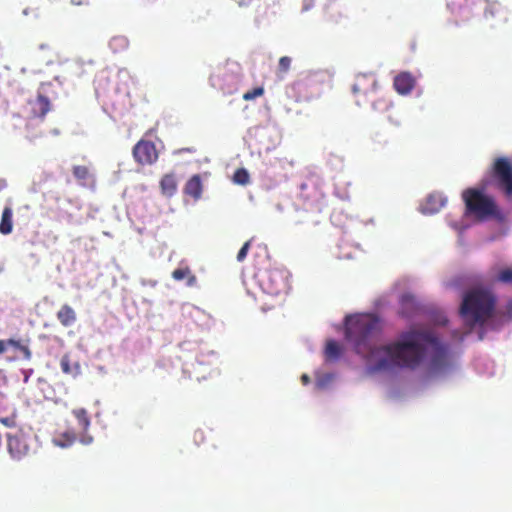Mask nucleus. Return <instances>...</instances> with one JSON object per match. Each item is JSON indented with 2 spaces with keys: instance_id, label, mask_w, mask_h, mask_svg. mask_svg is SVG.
<instances>
[{
  "instance_id": "1",
  "label": "nucleus",
  "mask_w": 512,
  "mask_h": 512,
  "mask_svg": "<svg viewBox=\"0 0 512 512\" xmlns=\"http://www.w3.org/2000/svg\"><path fill=\"white\" fill-rule=\"evenodd\" d=\"M382 330L380 319L373 314H358L346 317V339L354 346L357 354L367 362L373 372L396 368H417L431 351V362L436 368L447 363L448 347L428 332L408 331L397 341L374 346Z\"/></svg>"
},
{
  "instance_id": "2",
  "label": "nucleus",
  "mask_w": 512,
  "mask_h": 512,
  "mask_svg": "<svg viewBox=\"0 0 512 512\" xmlns=\"http://www.w3.org/2000/svg\"><path fill=\"white\" fill-rule=\"evenodd\" d=\"M496 304V295L482 286V334L487 330H497L512 319V299L507 302L505 311L497 308Z\"/></svg>"
},
{
  "instance_id": "3",
  "label": "nucleus",
  "mask_w": 512,
  "mask_h": 512,
  "mask_svg": "<svg viewBox=\"0 0 512 512\" xmlns=\"http://www.w3.org/2000/svg\"><path fill=\"white\" fill-rule=\"evenodd\" d=\"M462 198L465 210L459 221L449 220L450 226L462 232L474 223L480 221V188H469L463 191Z\"/></svg>"
},
{
  "instance_id": "4",
  "label": "nucleus",
  "mask_w": 512,
  "mask_h": 512,
  "mask_svg": "<svg viewBox=\"0 0 512 512\" xmlns=\"http://www.w3.org/2000/svg\"><path fill=\"white\" fill-rule=\"evenodd\" d=\"M460 315L463 321L470 327L480 322V286L474 285L467 292L460 307Z\"/></svg>"
},
{
  "instance_id": "5",
  "label": "nucleus",
  "mask_w": 512,
  "mask_h": 512,
  "mask_svg": "<svg viewBox=\"0 0 512 512\" xmlns=\"http://www.w3.org/2000/svg\"><path fill=\"white\" fill-rule=\"evenodd\" d=\"M7 437V449L14 459H22L27 456L31 449V434L23 429L9 432Z\"/></svg>"
},
{
  "instance_id": "6",
  "label": "nucleus",
  "mask_w": 512,
  "mask_h": 512,
  "mask_svg": "<svg viewBox=\"0 0 512 512\" xmlns=\"http://www.w3.org/2000/svg\"><path fill=\"white\" fill-rule=\"evenodd\" d=\"M506 219V212L498 206L496 201L492 197L482 193V223L491 220L503 226Z\"/></svg>"
},
{
  "instance_id": "7",
  "label": "nucleus",
  "mask_w": 512,
  "mask_h": 512,
  "mask_svg": "<svg viewBox=\"0 0 512 512\" xmlns=\"http://www.w3.org/2000/svg\"><path fill=\"white\" fill-rule=\"evenodd\" d=\"M263 283L267 293L278 295L286 289V274L278 269L269 270L264 276Z\"/></svg>"
},
{
  "instance_id": "8",
  "label": "nucleus",
  "mask_w": 512,
  "mask_h": 512,
  "mask_svg": "<svg viewBox=\"0 0 512 512\" xmlns=\"http://www.w3.org/2000/svg\"><path fill=\"white\" fill-rule=\"evenodd\" d=\"M511 162H495L494 172L499 188L507 197L512 196V166Z\"/></svg>"
},
{
  "instance_id": "9",
  "label": "nucleus",
  "mask_w": 512,
  "mask_h": 512,
  "mask_svg": "<svg viewBox=\"0 0 512 512\" xmlns=\"http://www.w3.org/2000/svg\"><path fill=\"white\" fill-rule=\"evenodd\" d=\"M133 155L136 160H156L160 156L156 145L146 140H141L136 144Z\"/></svg>"
},
{
  "instance_id": "10",
  "label": "nucleus",
  "mask_w": 512,
  "mask_h": 512,
  "mask_svg": "<svg viewBox=\"0 0 512 512\" xmlns=\"http://www.w3.org/2000/svg\"><path fill=\"white\" fill-rule=\"evenodd\" d=\"M447 198L439 192L429 194L421 204V212L424 214H435L446 204Z\"/></svg>"
},
{
  "instance_id": "11",
  "label": "nucleus",
  "mask_w": 512,
  "mask_h": 512,
  "mask_svg": "<svg viewBox=\"0 0 512 512\" xmlns=\"http://www.w3.org/2000/svg\"><path fill=\"white\" fill-rule=\"evenodd\" d=\"M415 85L414 77L407 72L400 73L394 79V87L401 95L409 94Z\"/></svg>"
},
{
  "instance_id": "12",
  "label": "nucleus",
  "mask_w": 512,
  "mask_h": 512,
  "mask_svg": "<svg viewBox=\"0 0 512 512\" xmlns=\"http://www.w3.org/2000/svg\"><path fill=\"white\" fill-rule=\"evenodd\" d=\"M11 346L15 350L19 351L22 354V358L26 361H30L32 358V352L30 350V340L29 339H14L10 338L6 340V347Z\"/></svg>"
},
{
  "instance_id": "13",
  "label": "nucleus",
  "mask_w": 512,
  "mask_h": 512,
  "mask_svg": "<svg viewBox=\"0 0 512 512\" xmlns=\"http://www.w3.org/2000/svg\"><path fill=\"white\" fill-rule=\"evenodd\" d=\"M57 319L62 326L70 327L76 322L77 315L70 305L64 304L57 312Z\"/></svg>"
},
{
  "instance_id": "14",
  "label": "nucleus",
  "mask_w": 512,
  "mask_h": 512,
  "mask_svg": "<svg viewBox=\"0 0 512 512\" xmlns=\"http://www.w3.org/2000/svg\"><path fill=\"white\" fill-rule=\"evenodd\" d=\"M161 193L165 197H172L177 192V181L172 174L164 175L160 180Z\"/></svg>"
},
{
  "instance_id": "15",
  "label": "nucleus",
  "mask_w": 512,
  "mask_h": 512,
  "mask_svg": "<svg viewBox=\"0 0 512 512\" xmlns=\"http://www.w3.org/2000/svg\"><path fill=\"white\" fill-rule=\"evenodd\" d=\"M184 193L196 200L201 197L202 183L199 175H194L187 181L184 187Z\"/></svg>"
},
{
  "instance_id": "16",
  "label": "nucleus",
  "mask_w": 512,
  "mask_h": 512,
  "mask_svg": "<svg viewBox=\"0 0 512 512\" xmlns=\"http://www.w3.org/2000/svg\"><path fill=\"white\" fill-rule=\"evenodd\" d=\"M13 230V210L10 206H6L1 215L0 233L8 235Z\"/></svg>"
},
{
  "instance_id": "17",
  "label": "nucleus",
  "mask_w": 512,
  "mask_h": 512,
  "mask_svg": "<svg viewBox=\"0 0 512 512\" xmlns=\"http://www.w3.org/2000/svg\"><path fill=\"white\" fill-rule=\"evenodd\" d=\"M400 313L404 317H410L417 309L416 300L412 295L404 294L400 300Z\"/></svg>"
},
{
  "instance_id": "18",
  "label": "nucleus",
  "mask_w": 512,
  "mask_h": 512,
  "mask_svg": "<svg viewBox=\"0 0 512 512\" xmlns=\"http://www.w3.org/2000/svg\"><path fill=\"white\" fill-rule=\"evenodd\" d=\"M172 277L176 281H181L183 279H187L188 286H193L197 281L196 276L194 274H192V272L188 266L175 269L172 272Z\"/></svg>"
},
{
  "instance_id": "19",
  "label": "nucleus",
  "mask_w": 512,
  "mask_h": 512,
  "mask_svg": "<svg viewBox=\"0 0 512 512\" xmlns=\"http://www.w3.org/2000/svg\"><path fill=\"white\" fill-rule=\"evenodd\" d=\"M76 441V434L72 431L60 433L53 438V443L61 448H67Z\"/></svg>"
},
{
  "instance_id": "20",
  "label": "nucleus",
  "mask_w": 512,
  "mask_h": 512,
  "mask_svg": "<svg viewBox=\"0 0 512 512\" xmlns=\"http://www.w3.org/2000/svg\"><path fill=\"white\" fill-rule=\"evenodd\" d=\"M72 413L78 421L80 430L86 432L90 426V418L87 411L84 408H78L74 409Z\"/></svg>"
},
{
  "instance_id": "21",
  "label": "nucleus",
  "mask_w": 512,
  "mask_h": 512,
  "mask_svg": "<svg viewBox=\"0 0 512 512\" xmlns=\"http://www.w3.org/2000/svg\"><path fill=\"white\" fill-rule=\"evenodd\" d=\"M325 355L328 360H335L341 355V347L335 340H329L326 344Z\"/></svg>"
},
{
  "instance_id": "22",
  "label": "nucleus",
  "mask_w": 512,
  "mask_h": 512,
  "mask_svg": "<svg viewBox=\"0 0 512 512\" xmlns=\"http://www.w3.org/2000/svg\"><path fill=\"white\" fill-rule=\"evenodd\" d=\"M249 180H250L249 173L244 168L237 169L233 175L234 183L239 184V185H246L249 183Z\"/></svg>"
},
{
  "instance_id": "23",
  "label": "nucleus",
  "mask_w": 512,
  "mask_h": 512,
  "mask_svg": "<svg viewBox=\"0 0 512 512\" xmlns=\"http://www.w3.org/2000/svg\"><path fill=\"white\" fill-rule=\"evenodd\" d=\"M291 65V58L287 56H283L279 59V65H278V76L280 78H283V76L288 72Z\"/></svg>"
},
{
  "instance_id": "24",
  "label": "nucleus",
  "mask_w": 512,
  "mask_h": 512,
  "mask_svg": "<svg viewBox=\"0 0 512 512\" xmlns=\"http://www.w3.org/2000/svg\"><path fill=\"white\" fill-rule=\"evenodd\" d=\"M496 280L502 283L511 284L512 283V268H505L502 269L497 277Z\"/></svg>"
},
{
  "instance_id": "25",
  "label": "nucleus",
  "mask_w": 512,
  "mask_h": 512,
  "mask_svg": "<svg viewBox=\"0 0 512 512\" xmlns=\"http://www.w3.org/2000/svg\"><path fill=\"white\" fill-rule=\"evenodd\" d=\"M470 284V278L466 276H459L451 280L447 286L451 288L464 287Z\"/></svg>"
},
{
  "instance_id": "26",
  "label": "nucleus",
  "mask_w": 512,
  "mask_h": 512,
  "mask_svg": "<svg viewBox=\"0 0 512 512\" xmlns=\"http://www.w3.org/2000/svg\"><path fill=\"white\" fill-rule=\"evenodd\" d=\"M74 175L78 180L84 181L89 176V170L86 166H75L74 167Z\"/></svg>"
},
{
  "instance_id": "27",
  "label": "nucleus",
  "mask_w": 512,
  "mask_h": 512,
  "mask_svg": "<svg viewBox=\"0 0 512 512\" xmlns=\"http://www.w3.org/2000/svg\"><path fill=\"white\" fill-rule=\"evenodd\" d=\"M0 423L8 428H14L17 426V415L12 413L6 417H0Z\"/></svg>"
},
{
  "instance_id": "28",
  "label": "nucleus",
  "mask_w": 512,
  "mask_h": 512,
  "mask_svg": "<svg viewBox=\"0 0 512 512\" xmlns=\"http://www.w3.org/2000/svg\"><path fill=\"white\" fill-rule=\"evenodd\" d=\"M251 243H252V239L246 241L243 246L241 247V249L239 250L238 254H237V261L238 262H243L248 254V251L251 247Z\"/></svg>"
},
{
  "instance_id": "29",
  "label": "nucleus",
  "mask_w": 512,
  "mask_h": 512,
  "mask_svg": "<svg viewBox=\"0 0 512 512\" xmlns=\"http://www.w3.org/2000/svg\"><path fill=\"white\" fill-rule=\"evenodd\" d=\"M264 93V89L262 87H257L252 91H248L243 95V99L246 101L253 100L256 97L262 96Z\"/></svg>"
},
{
  "instance_id": "30",
  "label": "nucleus",
  "mask_w": 512,
  "mask_h": 512,
  "mask_svg": "<svg viewBox=\"0 0 512 512\" xmlns=\"http://www.w3.org/2000/svg\"><path fill=\"white\" fill-rule=\"evenodd\" d=\"M500 11V5L497 3L489 4L488 7L485 8V16H495Z\"/></svg>"
},
{
  "instance_id": "31",
  "label": "nucleus",
  "mask_w": 512,
  "mask_h": 512,
  "mask_svg": "<svg viewBox=\"0 0 512 512\" xmlns=\"http://www.w3.org/2000/svg\"><path fill=\"white\" fill-rule=\"evenodd\" d=\"M60 366L65 374H69L71 372L70 361L67 356L62 357L60 361Z\"/></svg>"
},
{
  "instance_id": "32",
  "label": "nucleus",
  "mask_w": 512,
  "mask_h": 512,
  "mask_svg": "<svg viewBox=\"0 0 512 512\" xmlns=\"http://www.w3.org/2000/svg\"><path fill=\"white\" fill-rule=\"evenodd\" d=\"M7 350V347H6V340H1L0 339V355L1 354H4Z\"/></svg>"
},
{
  "instance_id": "33",
  "label": "nucleus",
  "mask_w": 512,
  "mask_h": 512,
  "mask_svg": "<svg viewBox=\"0 0 512 512\" xmlns=\"http://www.w3.org/2000/svg\"><path fill=\"white\" fill-rule=\"evenodd\" d=\"M93 441V438L91 436H84L82 439H81V442L83 444H90L91 442Z\"/></svg>"
},
{
  "instance_id": "34",
  "label": "nucleus",
  "mask_w": 512,
  "mask_h": 512,
  "mask_svg": "<svg viewBox=\"0 0 512 512\" xmlns=\"http://www.w3.org/2000/svg\"><path fill=\"white\" fill-rule=\"evenodd\" d=\"M301 381L304 385H307L310 382V378L307 374H303L301 376Z\"/></svg>"
},
{
  "instance_id": "35",
  "label": "nucleus",
  "mask_w": 512,
  "mask_h": 512,
  "mask_svg": "<svg viewBox=\"0 0 512 512\" xmlns=\"http://www.w3.org/2000/svg\"><path fill=\"white\" fill-rule=\"evenodd\" d=\"M494 160L502 161V160H507V159H506V158H501V157H499V158H495Z\"/></svg>"
},
{
  "instance_id": "36",
  "label": "nucleus",
  "mask_w": 512,
  "mask_h": 512,
  "mask_svg": "<svg viewBox=\"0 0 512 512\" xmlns=\"http://www.w3.org/2000/svg\"><path fill=\"white\" fill-rule=\"evenodd\" d=\"M23 14H24V15H27V14H28V10H27V9H25V10L23 11Z\"/></svg>"
}]
</instances>
